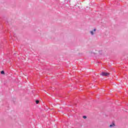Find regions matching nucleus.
I'll use <instances>...</instances> for the list:
<instances>
[{
  "mask_svg": "<svg viewBox=\"0 0 128 128\" xmlns=\"http://www.w3.org/2000/svg\"><path fill=\"white\" fill-rule=\"evenodd\" d=\"M96 29L94 28V32H96Z\"/></svg>",
  "mask_w": 128,
  "mask_h": 128,
  "instance_id": "nucleus-6",
  "label": "nucleus"
},
{
  "mask_svg": "<svg viewBox=\"0 0 128 128\" xmlns=\"http://www.w3.org/2000/svg\"><path fill=\"white\" fill-rule=\"evenodd\" d=\"M116 125L114 124H110V128H112V127H114V126Z\"/></svg>",
  "mask_w": 128,
  "mask_h": 128,
  "instance_id": "nucleus-2",
  "label": "nucleus"
},
{
  "mask_svg": "<svg viewBox=\"0 0 128 128\" xmlns=\"http://www.w3.org/2000/svg\"><path fill=\"white\" fill-rule=\"evenodd\" d=\"M2 74H4V71L2 70L1 72Z\"/></svg>",
  "mask_w": 128,
  "mask_h": 128,
  "instance_id": "nucleus-3",
  "label": "nucleus"
},
{
  "mask_svg": "<svg viewBox=\"0 0 128 128\" xmlns=\"http://www.w3.org/2000/svg\"><path fill=\"white\" fill-rule=\"evenodd\" d=\"M94 32H91V34H92V36H94Z\"/></svg>",
  "mask_w": 128,
  "mask_h": 128,
  "instance_id": "nucleus-7",
  "label": "nucleus"
},
{
  "mask_svg": "<svg viewBox=\"0 0 128 128\" xmlns=\"http://www.w3.org/2000/svg\"><path fill=\"white\" fill-rule=\"evenodd\" d=\"M90 32H94V31H91Z\"/></svg>",
  "mask_w": 128,
  "mask_h": 128,
  "instance_id": "nucleus-8",
  "label": "nucleus"
},
{
  "mask_svg": "<svg viewBox=\"0 0 128 128\" xmlns=\"http://www.w3.org/2000/svg\"><path fill=\"white\" fill-rule=\"evenodd\" d=\"M70 2H72V0H70Z\"/></svg>",
  "mask_w": 128,
  "mask_h": 128,
  "instance_id": "nucleus-9",
  "label": "nucleus"
},
{
  "mask_svg": "<svg viewBox=\"0 0 128 128\" xmlns=\"http://www.w3.org/2000/svg\"><path fill=\"white\" fill-rule=\"evenodd\" d=\"M83 118H86V116H83Z\"/></svg>",
  "mask_w": 128,
  "mask_h": 128,
  "instance_id": "nucleus-5",
  "label": "nucleus"
},
{
  "mask_svg": "<svg viewBox=\"0 0 128 128\" xmlns=\"http://www.w3.org/2000/svg\"><path fill=\"white\" fill-rule=\"evenodd\" d=\"M36 104H38V102H40V100H36Z\"/></svg>",
  "mask_w": 128,
  "mask_h": 128,
  "instance_id": "nucleus-4",
  "label": "nucleus"
},
{
  "mask_svg": "<svg viewBox=\"0 0 128 128\" xmlns=\"http://www.w3.org/2000/svg\"><path fill=\"white\" fill-rule=\"evenodd\" d=\"M110 74L107 72H102L100 74V75L102 76H108Z\"/></svg>",
  "mask_w": 128,
  "mask_h": 128,
  "instance_id": "nucleus-1",
  "label": "nucleus"
}]
</instances>
